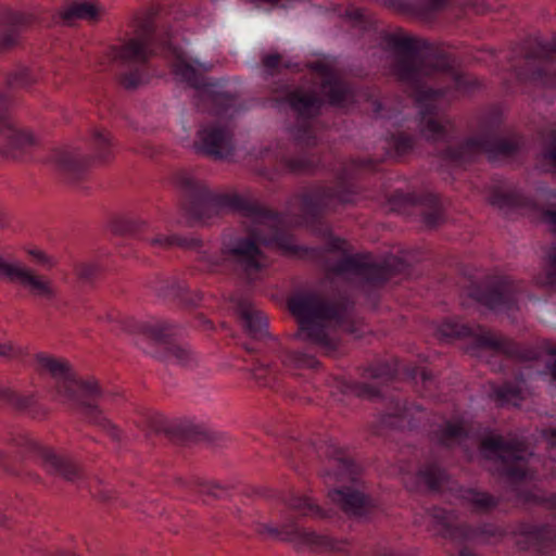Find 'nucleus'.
Returning <instances> with one entry per match:
<instances>
[{"label":"nucleus","mask_w":556,"mask_h":556,"mask_svg":"<svg viewBox=\"0 0 556 556\" xmlns=\"http://www.w3.org/2000/svg\"><path fill=\"white\" fill-rule=\"evenodd\" d=\"M198 241L200 245L195 249H189V251L198 254V261L204 264L206 270L215 271L222 262L208 252L205 242L201 238L198 237Z\"/></svg>","instance_id":"50"},{"label":"nucleus","mask_w":556,"mask_h":556,"mask_svg":"<svg viewBox=\"0 0 556 556\" xmlns=\"http://www.w3.org/2000/svg\"><path fill=\"white\" fill-rule=\"evenodd\" d=\"M365 377L378 380L380 383L390 381L393 378V370L387 364L369 367L365 370Z\"/></svg>","instance_id":"51"},{"label":"nucleus","mask_w":556,"mask_h":556,"mask_svg":"<svg viewBox=\"0 0 556 556\" xmlns=\"http://www.w3.org/2000/svg\"><path fill=\"white\" fill-rule=\"evenodd\" d=\"M248 210L239 213L251 219L248 226V236L237 239L233 244L222 249V255L226 261H232L251 275L261 268L262 252L260 245L280 251L289 256H304L308 249L299 247L293 237L280 227L278 215L266 210L257 202L247 199Z\"/></svg>","instance_id":"3"},{"label":"nucleus","mask_w":556,"mask_h":556,"mask_svg":"<svg viewBox=\"0 0 556 556\" xmlns=\"http://www.w3.org/2000/svg\"><path fill=\"white\" fill-rule=\"evenodd\" d=\"M40 81L39 75L29 66L18 65L3 74V89L25 90L35 89Z\"/></svg>","instance_id":"28"},{"label":"nucleus","mask_w":556,"mask_h":556,"mask_svg":"<svg viewBox=\"0 0 556 556\" xmlns=\"http://www.w3.org/2000/svg\"><path fill=\"white\" fill-rule=\"evenodd\" d=\"M26 254L39 266H42L47 269L55 268L58 262L56 260L40 249H29L26 251Z\"/></svg>","instance_id":"54"},{"label":"nucleus","mask_w":556,"mask_h":556,"mask_svg":"<svg viewBox=\"0 0 556 556\" xmlns=\"http://www.w3.org/2000/svg\"><path fill=\"white\" fill-rule=\"evenodd\" d=\"M285 503L289 509L314 520L329 521L337 517L333 508L324 507L315 498L305 494H291Z\"/></svg>","instance_id":"25"},{"label":"nucleus","mask_w":556,"mask_h":556,"mask_svg":"<svg viewBox=\"0 0 556 556\" xmlns=\"http://www.w3.org/2000/svg\"><path fill=\"white\" fill-rule=\"evenodd\" d=\"M12 443L16 446L24 447L33 453L40 459L41 451L47 450L49 445L40 444L39 442L27 438V437H16L12 439Z\"/></svg>","instance_id":"56"},{"label":"nucleus","mask_w":556,"mask_h":556,"mask_svg":"<svg viewBox=\"0 0 556 556\" xmlns=\"http://www.w3.org/2000/svg\"><path fill=\"white\" fill-rule=\"evenodd\" d=\"M386 42L393 51L389 74L414 97L420 109L419 129L428 141H444L454 132V124L440 116L438 102L442 90L427 88L429 80L451 70L444 51L422 37L391 34Z\"/></svg>","instance_id":"1"},{"label":"nucleus","mask_w":556,"mask_h":556,"mask_svg":"<svg viewBox=\"0 0 556 556\" xmlns=\"http://www.w3.org/2000/svg\"><path fill=\"white\" fill-rule=\"evenodd\" d=\"M520 288L507 278H500L488 286L478 295V300L491 309H517Z\"/></svg>","instance_id":"19"},{"label":"nucleus","mask_w":556,"mask_h":556,"mask_svg":"<svg viewBox=\"0 0 556 556\" xmlns=\"http://www.w3.org/2000/svg\"><path fill=\"white\" fill-rule=\"evenodd\" d=\"M156 7L137 11L129 21L130 31L106 46L103 58L111 65L132 66L115 75L116 85L126 92H135L148 81L143 68L163 54L177 55L170 26L156 30Z\"/></svg>","instance_id":"2"},{"label":"nucleus","mask_w":556,"mask_h":556,"mask_svg":"<svg viewBox=\"0 0 556 556\" xmlns=\"http://www.w3.org/2000/svg\"><path fill=\"white\" fill-rule=\"evenodd\" d=\"M352 303H331L315 292H301L288 300V308L299 323L295 339L309 341L326 355H333L339 341L330 337L327 323L334 320L345 332L359 336L363 321L350 319Z\"/></svg>","instance_id":"4"},{"label":"nucleus","mask_w":556,"mask_h":556,"mask_svg":"<svg viewBox=\"0 0 556 556\" xmlns=\"http://www.w3.org/2000/svg\"><path fill=\"white\" fill-rule=\"evenodd\" d=\"M543 157L556 167V131L549 132L548 142L543 151Z\"/></svg>","instance_id":"60"},{"label":"nucleus","mask_w":556,"mask_h":556,"mask_svg":"<svg viewBox=\"0 0 556 556\" xmlns=\"http://www.w3.org/2000/svg\"><path fill=\"white\" fill-rule=\"evenodd\" d=\"M174 185L184 193L181 208L185 215L200 225H210L225 214L248 210L247 198L235 191L212 192L204 181L191 174L177 173Z\"/></svg>","instance_id":"5"},{"label":"nucleus","mask_w":556,"mask_h":556,"mask_svg":"<svg viewBox=\"0 0 556 556\" xmlns=\"http://www.w3.org/2000/svg\"><path fill=\"white\" fill-rule=\"evenodd\" d=\"M193 149L198 154L214 161H230L236 151L233 132L228 125L205 123L200 125Z\"/></svg>","instance_id":"14"},{"label":"nucleus","mask_w":556,"mask_h":556,"mask_svg":"<svg viewBox=\"0 0 556 556\" xmlns=\"http://www.w3.org/2000/svg\"><path fill=\"white\" fill-rule=\"evenodd\" d=\"M410 479L412 482L407 481L410 490L437 492L447 483L448 476L438 464L427 463Z\"/></svg>","instance_id":"24"},{"label":"nucleus","mask_w":556,"mask_h":556,"mask_svg":"<svg viewBox=\"0 0 556 556\" xmlns=\"http://www.w3.org/2000/svg\"><path fill=\"white\" fill-rule=\"evenodd\" d=\"M0 281L14 285L26 291L31 298L53 302L59 291L54 281L37 273L25 263L0 253Z\"/></svg>","instance_id":"13"},{"label":"nucleus","mask_w":556,"mask_h":556,"mask_svg":"<svg viewBox=\"0 0 556 556\" xmlns=\"http://www.w3.org/2000/svg\"><path fill=\"white\" fill-rule=\"evenodd\" d=\"M354 192L349 189L316 186L300 195L301 211L311 217L324 216L336 212L339 206L353 202Z\"/></svg>","instance_id":"15"},{"label":"nucleus","mask_w":556,"mask_h":556,"mask_svg":"<svg viewBox=\"0 0 556 556\" xmlns=\"http://www.w3.org/2000/svg\"><path fill=\"white\" fill-rule=\"evenodd\" d=\"M100 273V265L96 262H78L74 265V274L78 281L89 283Z\"/></svg>","instance_id":"48"},{"label":"nucleus","mask_w":556,"mask_h":556,"mask_svg":"<svg viewBox=\"0 0 556 556\" xmlns=\"http://www.w3.org/2000/svg\"><path fill=\"white\" fill-rule=\"evenodd\" d=\"M319 163V159L306 156L286 157L281 161L283 168L295 175L311 174L318 167Z\"/></svg>","instance_id":"41"},{"label":"nucleus","mask_w":556,"mask_h":556,"mask_svg":"<svg viewBox=\"0 0 556 556\" xmlns=\"http://www.w3.org/2000/svg\"><path fill=\"white\" fill-rule=\"evenodd\" d=\"M38 22L39 17L35 12L17 10L9 5L0 7V25L9 29H16L20 35Z\"/></svg>","instance_id":"30"},{"label":"nucleus","mask_w":556,"mask_h":556,"mask_svg":"<svg viewBox=\"0 0 556 556\" xmlns=\"http://www.w3.org/2000/svg\"><path fill=\"white\" fill-rule=\"evenodd\" d=\"M147 426L155 433H163L168 440L169 434L167 430L175 428V424L168 422V420L162 415H151L147 419Z\"/></svg>","instance_id":"52"},{"label":"nucleus","mask_w":556,"mask_h":556,"mask_svg":"<svg viewBox=\"0 0 556 556\" xmlns=\"http://www.w3.org/2000/svg\"><path fill=\"white\" fill-rule=\"evenodd\" d=\"M105 14V9L100 0H73L60 11L59 16L63 22L86 21L89 24H98Z\"/></svg>","instance_id":"23"},{"label":"nucleus","mask_w":556,"mask_h":556,"mask_svg":"<svg viewBox=\"0 0 556 556\" xmlns=\"http://www.w3.org/2000/svg\"><path fill=\"white\" fill-rule=\"evenodd\" d=\"M424 412L417 405L406 406L405 404L401 407H397L394 413L388 416V424L395 425L397 424L400 427L404 428H415L417 427L422 419Z\"/></svg>","instance_id":"38"},{"label":"nucleus","mask_w":556,"mask_h":556,"mask_svg":"<svg viewBox=\"0 0 556 556\" xmlns=\"http://www.w3.org/2000/svg\"><path fill=\"white\" fill-rule=\"evenodd\" d=\"M0 405H5L16 413H29L37 406L34 393L23 394L9 387H0Z\"/></svg>","instance_id":"34"},{"label":"nucleus","mask_w":556,"mask_h":556,"mask_svg":"<svg viewBox=\"0 0 556 556\" xmlns=\"http://www.w3.org/2000/svg\"><path fill=\"white\" fill-rule=\"evenodd\" d=\"M285 363L293 369H316L320 365L315 356L298 351L287 352Z\"/></svg>","instance_id":"44"},{"label":"nucleus","mask_w":556,"mask_h":556,"mask_svg":"<svg viewBox=\"0 0 556 556\" xmlns=\"http://www.w3.org/2000/svg\"><path fill=\"white\" fill-rule=\"evenodd\" d=\"M293 541L306 546L316 553H332L341 556H350L351 542L348 539H339L327 533L317 532L308 528L293 527L291 531Z\"/></svg>","instance_id":"18"},{"label":"nucleus","mask_w":556,"mask_h":556,"mask_svg":"<svg viewBox=\"0 0 556 556\" xmlns=\"http://www.w3.org/2000/svg\"><path fill=\"white\" fill-rule=\"evenodd\" d=\"M476 330H481V327L477 326L472 328L457 320H445L439 327V333L443 338L460 339L475 337L477 346L501 353L518 362H528L538 358V354L533 349L523 346L506 336L495 333L491 330H483L477 333Z\"/></svg>","instance_id":"12"},{"label":"nucleus","mask_w":556,"mask_h":556,"mask_svg":"<svg viewBox=\"0 0 556 556\" xmlns=\"http://www.w3.org/2000/svg\"><path fill=\"white\" fill-rule=\"evenodd\" d=\"M212 68L211 65H204L199 62L192 64L179 55L175 63V73L179 75L190 87L195 90V105L199 111L205 113L214 112L218 114L226 110L233 102V97L223 90L217 81L203 75Z\"/></svg>","instance_id":"11"},{"label":"nucleus","mask_w":556,"mask_h":556,"mask_svg":"<svg viewBox=\"0 0 556 556\" xmlns=\"http://www.w3.org/2000/svg\"><path fill=\"white\" fill-rule=\"evenodd\" d=\"M409 201L421 207V215L427 227L434 228L444 222L443 208L434 194L409 197Z\"/></svg>","instance_id":"33"},{"label":"nucleus","mask_w":556,"mask_h":556,"mask_svg":"<svg viewBox=\"0 0 556 556\" xmlns=\"http://www.w3.org/2000/svg\"><path fill=\"white\" fill-rule=\"evenodd\" d=\"M97 400L84 399L75 408L91 424L102 428L114 441L122 440V430L108 418L98 404Z\"/></svg>","instance_id":"26"},{"label":"nucleus","mask_w":556,"mask_h":556,"mask_svg":"<svg viewBox=\"0 0 556 556\" xmlns=\"http://www.w3.org/2000/svg\"><path fill=\"white\" fill-rule=\"evenodd\" d=\"M293 527H296V526L295 525L283 526V527H281V529H278V528L270 527L268 525H264L262 527L261 532L266 533L274 538H280L283 540L293 541L292 534L286 532V531H291Z\"/></svg>","instance_id":"57"},{"label":"nucleus","mask_w":556,"mask_h":556,"mask_svg":"<svg viewBox=\"0 0 556 556\" xmlns=\"http://www.w3.org/2000/svg\"><path fill=\"white\" fill-rule=\"evenodd\" d=\"M8 148V154L14 160L25 156L31 149L39 146L38 136L29 128L20 127L13 122L0 131Z\"/></svg>","instance_id":"22"},{"label":"nucleus","mask_w":556,"mask_h":556,"mask_svg":"<svg viewBox=\"0 0 556 556\" xmlns=\"http://www.w3.org/2000/svg\"><path fill=\"white\" fill-rule=\"evenodd\" d=\"M150 245L162 250H169L174 247L189 251L198 248V237H185L178 233L157 235L150 240Z\"/></svg>","instance_id":"37"},{"label":"nucleus","mask_w":556,"mask_h":556,"mask_svg":"<svg viewBox=\"0 0 556 556\" xmlns=\"http://www.w3.org/2000/svg\"><path fill=\"white\" fill-rule=\"evenodd\" d=\"M35 363L37 372L53 379L56 394L74 407L84 399L99 400L103 395L99 380L77 376L72 364L63 357L39 353L35 356Z\"/></svg>","instance_id":"7"},{"label":"nucleus","mask_w":556,"mask_h":556,"mask_svg":"<svg viewBox=\"0 0 556 556\" xmlns=\"http://www.w3.org/2000/svg\"><path fill=\"white\" fill-rule=\"evenodd\" d=\"M90 143L93 154L92 164H109L114 159L113 135L105 128H93L90 130Z\"/></svg>","instance_id":"31"},{"label":"nucleus","mask_w":556,"mask_h":556,"mask_svg":"<svg viewBox=\"0 0 556 556\" xmlns=\"http://www.w3.org/2000/svg\"><path fill=\"white\" fill-rule=\"evenodd\" d=\"M493 399L500 406L507 404L519 406L520 402L523 400L521 389L511 383H505L502 387L494 388Z\"/></svg>","instance_id":"42"},{"label":"nucleus","mask_w":556,"mask_h":556,"mask_svg":"<svg viewBox=\"0 0 556 556\" xmlns=\"http://www.w3.org/2000/svg\"><path fill=\"white\" fill-rule=\"evenodd\" d=\"M22 45V36L16 29H0V55L17 50Z\"/></svg>","instance_id":"47"},{"label":"nucleus","mask_w":556,"mask_h":556,"mask_svg":"<svg viewBox=\"0 0 556 556\" xmlns=\"http://www.w3.org/2000/svg\"><path fill=\"white\" fill-rule=\"evenodd\" d=\"M139 332L146 338L162 344H167L168 339L174 334V327L168 323L141 324Z\"/></svg>","instance_id":"40"},{"label":"nucleus","mask_w":556,"mask_h":556,"mask_svg":"<svg viewBox=\"0 0 556 556\" xmlns=\"http://www.w3.org/2000/svg\"><path fill=\"white\" fill-rule=\"evenodd\" d=\"M49 162L60 172L72 176L83 174L92 166L91 155L71 146L58 147L51 150Z\"/></svg>","instance_id":"20"},{"label":"nucleus","mask_w":556,"mask_h":556,"mask_svg":"<svg viewBox=\"0 0 556 556\" xmlns=\"http://www.w3.org/2000/svg\"><path fill=\"white\" fill-rule=\"evenodd\" d=\"M169 441L177 445L212 444L216 442L217 434L203 424L192 420H181L175 428L167 430Z\"/></svg>","instance_id":"21"},{"label":"nucleus","mask_w":556,"mask_h":556,"mask_svg":"<svg viewBox=\"0 0 556 556\" xmlns=\"http://www.w3.org/2000/svg\"><path fill=\"white\" fill-rule=\"evenodd\" d=\"M394 147L396 153L403 155L413 149L414 140L410 136L401 134L395 138Z\"/></svg>","instance_id":"62"},{"label":"nucleus","mask_w":556,"mask_h":556,"mask_svg":"<svg viewBox=\"0 0 556 556\" xmlns=\"http://www.w3.org/2000/svg\"><path fill=\"white\" fill-rule=\"evenodd\" d=\"M41 466L51 476L78 484L86 480L85 467L73 456L52 446L41 451Z\"/></svg>","instance_id":"16"},{"label":"nucleus","mask_w":556,"mask_h":556,"mask_svg":"<svg viewBox=\"0 0 556 556\" xmlns=\"http://www.w3.org/2000/svg\"><path fill=\"white\" fill-rule=\"evenodd\" d=\"M237 312L252 338L263 339L267 336L266 317L261 311L256 309L253 304L241 301L237 306Z\"/></svg>","instance_id":"29"},{"label":"nucleus","mask_w":556,"mask_h":556,"mask_svg":"<svg viewBox=\"0 0 556 556\" xmlns=\"http://www.w3.org/2000/svg\"><path fill=\"white\" fill-rule=\"evenodd\" d=\"M146 222L124 214L113 215L108 222V228L114 235L127 236L140 231Z\"/></svg>","instance_id":"39"},{"label":"nucleus","mask_w":556,"mask_h":556,"mask_svg":"<svg viewBox=\"0 0 556 556\" xmlns=\"http://www.w3.org/2000/svg\"><path fill=\"white\" fill-rule=\"evenodd\" d=\"M14 103V97L5 89L0 88V131L14 122L12 117Z\"/></svg>","instance_id":"46"},{"label":"nucleus","mask_w":556,"mask_h":556,"mask_svg":"<svg viewBox=\"0 0 556 556\" xmlns=\"http://www.w3.org/2000/svg\"><path fill=\"white\" fill-rule=\"evenodd\" d=\"M286 103L303 118H311L316 115L321 105V100L314 93L304 92L303 90H293L285 97Z\"/></svg>","instance_id":"32"},{"label":"nucleus","mask_w":556,"mask_h":556,"mask_svg":"<svg viewBox=\"0 0 556 556\" xmlns=\"http://www.w3.org/2000/svg\"><path fill=\"white\" fill-rule=\"evenodd\" d=\"M479 451L485 459L498 464L502 473L509 480L521 481L527 478L532 452L525 440L492 433L481 439Z\"/></svg>","instance_id":"10"},{"label":"nucleus","mask_w":556,"mask_h":556,"mask_svg":"<svg viewBox=\"0 0 556 556\" xmlns=\"http://www.w3.org/2000/svg\"><path fill=\"white\" fill-rule=\"evenodd\" d=\"M445 54L447 55V58L450 60L451 70L446 71V72L439 73L434 78H437L438 76H440L442 74H450L454 80L456 89L464 91V92H469V91H472L476 88L480 87L481 84L477 77H475L470 74H467V73L456 72L454 70L453 61H452L451 56L447 53H445Z\"/></svg>","instance_id":"43"},{"label":"nucleus","mask_w":556,"mask_h":556,"mask_svg":"<svg viewBox=\"0 0 556 556\" xmlns=\"http://www.w3.org/2000/svg\"><path fill=\"white\" fill-rule=\"evenodd\" d=\"M555 59L556 49L549 52L544 48H538L527 53L519 77L545 86L556 85Z\"/></svg>","instance_id":"17"},{"label":"nucleus","mask_w":556,"mask_h":556,"mask_svg":"<svg viewBox=\"0 0 556 556\" xmlns=\"http://www.w3.org/2000/svg\"><path fill=\"white\" fill-rule=\"evenodd\" d=\"M523 144L522 137L518 135L501 137L498 124H492L483 126L478 135L463 143L447 148L443 152V157L457 163L469 162L482 153L488 154L489 159L507 157L518 153Z\"/></svg>","instance_id":"9"},{"label":"nucleus","mask_w":556,"mask_h":556,"mask_svg":"<svg viewBox=\"0 0 556 556\" xmlns=\"http://www.w3.org/2000/svg\"><path fill=\"white\" fill-rule=\"evenodd\" d=\"M295 141L304 147H315L317 144V138L312 131L308 123L299 125L294 132Z\"/></svg>","instance_id":"53"},{"label":"nucleus","mask_w":556,"mask_h":556,"mask_svg":"<svg viewBox=\"0 0 556 556\" xmlns=\"http://www.w3.org/2000/svg\"><path fill=\"white\" fill-rule=\"evenodd\" d=\"M450 0H415V16L430 20L442 11Z\"/></svg>","instance_id":"45"},{"label":"nucleus","mask_w":556,"mask_h":556,"mask_svg":"<svg viewBox=\"0 0 556 556\" xmlns=\"http://www.w3.org/2000/svg\"><path fill=\"white\" fill-rule=\"evenodd\" d=\"M468 501L472 507L479 511H489L495 508L498 501L489 493L470 491Z\"/></svg>","instance_id":"49"},{"label":"nucleus","mask_w":556,"mask_h":556,"mask_svg":"<svg viewBox=\"0 0 556 556\" xmlns=\"http://www.w3.org/2000/svg\"><path fill=\"white\" fill-rule=\"evenodd\" d=\"M307 67L309 70H312L313 72H316L317 74H319L323 77V80L337 75L330 65H328L324 62H320V61L308 63Z\"/></svg>","instance_id":"63"},{"label":"nucleus","mask_w":556,"mask_h":556,"mask_svg":"<svg viewBox=\"0 0 556 556\" xmlns=\"http://www.w3.org/2000/svg\"><path fill=\"white\" fill-rule=\"evenodd\" d=\"M23 355L22 350L16 348L11 341L0 342V357L15 359Z\"/></svg>","instance_id":"61"},{"label":"nucleus","mask_w":556,"mask_h":556,"mask_svg":"<svg viewBox=\"0 0 556 556\" xmlns=\"http://www.w3.org/2000/svg\"><path fill=\"white\" fill-rule=\"evenodd\" d=\"M467 437L466 429L458 422H446L432 433V440L444 447H453Z\"/></svg>","instance_id":"36"},{"label":"nucleus","mask_w":556,"mask_h":556,"mask_svg":"<svg viewBox=\"0 0 556 556\" xmlns=\"http://www.w3.org/2000/svg\"><path fill=\"white\" fill-rule=\"evenodd\" d=\"M365 556H404L393 547L386 544H375L365 554Z\"/></svg>","instance_id":"58"},{"label":"nucleus","mask_w":556,"mask_h":556,"mask_svg":"<svg viewBox=\"0 0 556 556\" xmlns=\"http://www.w3.org/2000/svg\"><path fill=\"white\" fill-rule=\"evenodd\" d=\"M345 244L346 242L339 238L330 241L331 251H342V256L337 261L327 260L326 269L329 274L358 275L375 285L388 281L397 275L409 274V265L397 256H390L382 264H372L366 256L348 254Z\"/></svg>","instance_id":"8"},{"label":"nucleus","mask_w":556,"mask_h":556,"mask_svg":"<svg viewBox=\"0 0 556 556\" xmlns=\"http://www.w3.org/2000/svg\"><path fill=\"white\" fill-rule=\"evenodd\" d=\"M323 476L328 484L341 483L327 492V498L349 518H362L374 509L372 500L358 478V468L344 453L329 458Z\"/></svg>","instance_id":"6"},{"label":"nucleus","mask_w":556,"mask_h":556,"mask_svg":"<svg viewBox=\"0 0 556 556\" xmlns=\"http://www.w3.org/2000/svg\"><path fill=\"white\" fill-rule=\"evenodd\" d=\"M433 518L440 527L439 533L454 541L473 539L478 533L465 525H458L455 514L443 509H434Z\"/></svg>","instance_id":"27"},{"label":"nucleus","mask_w":556,"mask_h":556,"mask_svg":"<svg viewBox=\"0 0 556 556\" xmlns=\"http://www.w3.org/2000/svg\"><path fill=\"white\" fill-rule=\"evenodd\" d=\"M383 4L394 12L415 16V0H383Z\"/></svg>","instance_id":"55"},{"label":"nucleus","mask_w":556,"mask_h":556,"mask_svg":"<svg viewBox=\"0 0 556 556\" xmlns=\"http://www.w3.org/2000/svg\"><path fill=\"white\" fill-rule=\"evenodd\" d=\"M353 391L356 395L367 399H372L380 395L379 388L368 383H356L353 387Z\"/></svg>","instance_id":"59"},{"label":"nucleus","mask_w":556,"mask_h":556,"mask_svg":"<svg viewBox=\"0 0 556 556\" xmlns=\"http://www.w3.org/2000/svg\"><path fill=\"white\" fill-rule=\"evenodd\" d=\"M15 529V522L12 514L0 506V530L11 532Z\"/></svg>","instance_id":"64"},{"label":"nucleus","mask_w":556,"mask_h":556,"mask_svg":"<svg viewBox=\"0 0 556 556\" xmlns=\"http://www.w3.org/2000/svg\"><path fill=\"white\" fill-rule=\"evenodd\" d=\"M320 89L327 97L329 104L333 106H343L352 96L351 89L338 74L321 80Z\"/></svg>","instance_id":"35"}]
</instances>
